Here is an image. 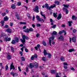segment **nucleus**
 <instances>
[{
	"instance_id": "f257e3e1",
	"label": "nucleus",
	"mask_w": 77,
	"mask_h": 77,
	"mask_svg": "<svg viewBox=\"0 0 77 77\" xmlns=\"http://www.w3.org/2000/svg\"><path fill=\"white\" fill-rule=\"evenodd\" d=\"M55 35H57V32L54 31H53L52 32L51 37L49 38V45L50 46L51 45V40L53 41V40L54 39Z\"/></svg>"
},
{
	"instance_id": "f03ea898",
	"label": "nucleus",
	"mask_w": 77,
	"mask_h": 77,
	"mask_svg": "<svg viewBox=\"0 0 77 77\" xmlns=\"http://www.w3.org/2000/svg\"><path fill=\"white\" fill-rule=\"evenodd\" d=\"M22 38L23 39V40L22 39H20L22 43H24V42H26L25 39H27V40H28L29 39V37L27 36H26L25 35H22Z\"/></svg>"
},
{
	"instance_id": "7ed1b4c3",
	"label": "nucleus",
	"mask_w": 77,
	"mask_h": 77,
	"mask_svg": "<svg viewBox=\"0 0 77 77\" xmlns=\"http://www.w3.org/2000/svg\"><path fill=\"white\" fill-rule=\"evenodd\" d=\"M33 11L37 13H39V7L38 6H36L35 8L33 9Z\"/></svg>"
},
{
	"instance_id": "20e7f679",
	"label": "nucleus",
	"mask_w": 77,
	"mask_h": 77,
	"mask_svg": "<svg viewBox=\"0 0 77 77\" xmlns=\"http://www.w3.org/2000/svg\"><path fill=\"white\" fill-rule=\"evenodd\" d=\"M36 18L37 20L38 21H43V23H44V19H41V18L39 17V16H37L36 17Z\"/></svg>"
},
{
	"instance_id": "39448f33",
	"label": "nucleus",
	"mask_w": 77,
	"mask_h": 77,
	"mask_svg": "<svg viewBox=\"0 0 77 77\" xmlns=\"http://www.w3.org/2000/svg\"><path fill=\"white\" fill-rule=\"evenodd\" d=\"M63 10L64 12H66V14H68V9L65 8H63Z\"/></svg>"
},
{
	"instance_id": "423d86ee",
	"label": "nucleus",
	"mask_w": 77,
	"mask_h": 77,
	"mask_svg": "<svg viewBox=\"0 0 77 77\" xmlns=\"http://www.w3.org/2000/svg\"><path fill=\"white\" fill-rule=\"evenodd\" d=\"M15 69V67L13 65V63H11V64L10 65V70L11 69Z\"/></svg>"
},
{
	"instance_id": "0eeeda50",
	"label": "nucleus",
	"mask_w": 77,
	"mask_h": 77,
	"mask_svg": "<svg viewBox=\"0 0 77 77\" xmlns=\"http://www.w3.org/2000/svg\"><path fill=\"white\" fill-rule=\"evenodd\" d=\"M56 7V5L55 4L54 5H51L50 7H49V10L51 11V9H53L54 8H55Z\"/></svg>"
},
{
	"instance_id": "6e6552de",
	"label": "nucleus",
	"mask_w": 77,
	"mask_h": 77,
	"mask_svg": "<svg viewBox=\"0 0 77 77\" xmlns=\"http://www.w3.org/2000/svg\"><path fill=\"white\" fill-rule=\"evenodd\" d=\"M45 6L46 9H48L49 10V9L50 8V6L48 5V4L47 3L45 4Z\"/></svg>"
},
{
	"instance_id": "1a4fd4ad",
	"label": "nucleus",
	"mask_w": 77,
	"mask_h": 77,
	"mask_svg": "<svg viewBox=\"0 0 77 77\" xmlns=\"http://www.w3.org/2000/svg\"><path fill=\"white\" fill-rule=\"evenodd\" d=\"M61 18H62V15H61V14H59L58 16L57 17V19L59 20Z\"/></svg>"
},
{
	"instance_id": "9d476101",
	"label": "nucleus",
	"mask_w": 77,
	"mask_h": 77,
	"mask_svg": "<svg viewBox=\"0 0 77 77\" xmlns=\"http://www.w3.org/2000/svg\"><path fill=\"white\" fill-rule=\"evenodd\" d=\"M6 32H7L9 33H11L12 32V30L10 29H8L6 30Z\"/></svg>"
},
{
	"instance_id": "9b49d317",
	"label": "nucleus",
	"mask_w": 77,
	"mask_h": 77,
	"mask_svg": "<svg viewBox=\"0 0 77 77\" xmlns=\"http://www.w3.org/2000/svg\"><path fill=\"white\" fill-rule=\"evenodd\" d=\"M39 47H40V45L38 44L36 47H35V49L36 50H38V49L39 48Z\"/></svg>"
},
{
	"instance_id": "f8f14e48",
	"label": "nucleus",
	"mask_w": 77,
	"mask_h": 77,
	"mask_svg": "<svg viewBox=\"0 0 77 77\" xmlns=\"http://www.w3.org/2000/svg\"><path fill=\"white\" fill-rule=\"evenodd\" d=\"M34 65L35 68H38V63H34Z\"/></svg>"
},
{
	"instance_id": "ddd939ff",
	"label": "nucleus",
	"mask_w": 77,
	"mask_h": 77,
	"mask_svg": "<svg viewBox=\"0 0 77 77\" xmlns=\"http://www.w3.org/2000/svg\"><path fill=\"white\" fill-rule=\"evenodd\" d=\"M72 41H73V42H76V38H75V37H72Z\"/></svg>"
},
{
	"instance_id": "4468645a",
	"label": "nucleus",
	"mask_w": 77,
	"mask_h": 77,
	"mask_svg": "<svg viewBox=\"0 0 77 77\" xmlns=\"http://www.w3.org/2000/svg\"><path fill=\"white\" fill-rule=\"evenodd\" d=\"M59 39H60L61 41H63L64 38H63V37L62 36H61L60 37L58 38Z\"/></svg>"
},
{
	"instance_id": "2eb2a0df",
	"label": "nucleus",
	"mask_w": 77,
	"mask_h": 77,
	"mask_svg": "<svg viewBox=\"0 0 77 77\" xmlns=\"http://www.w3.org/2000/svg\"><path fill=\"white\" fill-rule=\"evenodd\" d=\"M51 73L52 74H55V73L56 72V71L55 70H52L51 71Z\"/></svg>"
},
{
	"instance_id": "dca6fc26",
	"label": "nucleus",
	"mask_w": 77,
	"mask_h": 77,
	"mask_svg": "<svg viewBox=\"0 0 77 77\" xmlns=\"http://www.w3.org/2000/svg\"><path fill=\"white\" fill-rule=\"evenodd\" d=\"M40 14H41V15H42V17H44V19H45H45L46 18V17H45V15H43V14H42V12L41 11L40 12Z\"/></svg>"
},
{
	"instance_id": "f3484780",
	"label": "nucleus",
	"mask_w": 77,
	"mask_h": 77,
	"mask_svg": "<svg viewBox=\"0 0 77 77\" xmlns=\"http://www.w3.org/2000/svg\"><path fill=\"white\" fill-rule=\"evenodd\" d=\"M69 51L70 52H72V51H75V50L74 49H71L69 50Z\"/></svg>"
},
{
	"instance_id": "a211bd4d",
	"label": "nucleus",
	"mask_w": 77,
	"mask_h": 77,
	"mask_svg": "<svg viewBox=\"0 0 77 77\" xmlns=\"http://www.w3.org/2000/svg\"><path fill=\"white\" fill-rule=\"evenodd\" d=\"M24 32L26 33H29V30L28 29H26L24 30Z\"/></svg>"
},
{
	"instance_id": "6ab92c4d",
	"label": "nucleus",
	"mask_w": 77,
	"mask_h": 77,
	"mask_svg": "<svg viewBox=\"0 0 77 77\" xmlns=\"http://www.w3.org/2000/svg\"><path fill=\"white\" fill-rule=\"evenodd\" d=\"M43 53L45 56H46V55L48 54V53L47 52V51L45 50H44Z\"/></svg>"
},
{
	"instance_id": "aec40b11",
	"label": "nucleus",
	"mask_w": 77,
	"mask_h": 77,
	"mask_svg": "<svg viewBox=\"0 0 77 77\" xmlns=\"http://www.w3.org/2000/svg\"><path fill=\"white\" fill-rule=\"evenodd\" d=\"M47 54L48 55V58H51V57L52 56V55L50 53H48Z\"/></svg>"
},
{
	"instance_id": "412c9836",
	"label": "nucleus",
	"mask_w": 77,
	"mask_h": 77,
	"mask_svg": "<svg viewBox=\"0 0 77 77\" xmlns=\"http://www.w3.org/2000/svg\"><path fill=\"white\" fill-rule=\"evenodd\" d=\"M15 40L16 42H19V39H18V38L17 37H15Z\"/></svg>"
},
{
	"instance_id": "4be33fe9",
	"label": "nucleus",
	"mask_w": 77,
	"mask_h": 77,
	"mask_svg": "<svg viewBox=\"0 0 77 77\" xmlns=\"http://www.w3.org/2000/svg\"><path fill=\"white\" fill-rule=\"evenodd\" d=\"M16 17H17V20H20V16H19V15L17 13L16 14Z\"/></svg>"
},
{
	"instance_id": "5701e85b",
	"label": "nucleus",
	"mask_w": 77,
	"mask_h": 77,
	"mask_svg": "<svg viewBox=\"0 0 77 77\" xmlns=\"http://www.w3.org/2000/svg\"><path fill=\"white\" fill-rule=\"evenodd\" d=\"M63 6L65 7V8H68L69 5L64 4L63 5Z\"/></svg>"
},
{
	"instance_id": "b1692460",
	"label": "nucleus",
	"mask_w": 77,
	"mask_h": 77,
	"mask_svg": "<svg viewBox=\"0 0 77 77\" xmlns=\"http://www.w3.org/2000/svg\"><path fill=\"white\" fill-rule=\"evenodd\" d=\"M7 57L8 59V60H10V59H11V56L9 55H8L7 56Z\"/></svg>"
},
{
	"instance_id": "393cba45",
	"label": "nucleus",
	"mask_w": 77,
	"mask_h": 77,
	"mask_svg": "<svg viewBox=\"0 0 77 77\" xmlns=\"http://www.w3.org/2000/svg\"><path fill=\"white\" fill-rule=\"evenodd\" d=\"M11 8L13 9H15V5H12L11 6Z\"/></svg>"
},
{
	"instance_id": "a878e982",
	"label": "nucleus",
	"mask_w": 77,
	"mask_h": 77,
	"mask_svg": "<svg viewBox=\"0 0 77 77\" xmlns=\"http://www.w3.org/2000/svg\"><path fill=\"white\" fill-rule=\"evenodd\" d=\"M29 66L31 68H33L34 66L33 64V63H30L29 64Z\"/></svg>"
},
{
	"instance_id": "bb28decb",
	"label": "nucleus",
	"mask_w": 77,
	"mask_h": 77,
	"mask_svg": "<svg viewBox=\"0 0 77 77\" xmlns=\"http://www.w3.org/2000/svg\"><path fill=\"white\" fill-rule=\"evenodd\" d=\"M60 59L63 62H64V61H65V57H62Z\"/></svg>"
},
{
	"instance_id": "cd10ccee",
	"label": "nucleus",
	"mask_w": 77,
	"mask_h": 77,
	"mask_svg": "<svg viewBox=\"0 0 77 77\" xmlns=\"http://www.w3.org/2000/svg\"><path fill=\"white\" fill-rule=\"evenodd\" d=\"M57 13H53L54 17H55V18L57 17Z\"/></svg>"
},
{
	"instance_id": "c85d7f7f",
	"label": "nucleus",
	"mask_w": 77,
	"mask_h": 77,
	"mask_svg": "<svg viewBox=\"0 0 77 77\" xmlns=\"http://www.w3.org/2000/svg\"><path fill=\"white\" fill-rule=\"evenodd\" d=\"M68 23H69V26L70 27H71L72 26L71 23H72V22L71 21H69L68 22Z\"/></svg>"
},
{
	"instance_id": "c756f323",
	"label": "nucleus",
	"mask_w": 77,
	"mask_h": 77,
	"mask_svg": "<svg viewBox=\"0 0 77 77\" xmlns=\"http://www.w3.org/2000/svg\"><path fill=\"white\" fill-rule=\"evenodd\" d=\"M8 19H9V18H8V17L7 16L5 17L4 18V20L5 21H8Z\"/></svg>"
},
{
	"instance_id": "7c9ffc66",
	"label": "nucleus",
	"mask_w": 77,
	"mask_h": 77,
	"mask_svg": "<svg viewBox=\"0 0 77 77\" xmlns=\"http://www.w3.org/2000/svg\"><path fill=\"white\" fill-rule=\"evenodd\" d=\"M42 60L44 62H45V61H46V60H46V57H43L42 58Z\"/></svg>"
},
{
	"instance_id": "2f4dec72",
	"label": "nucleus",
	"mask_w": 77,
	"mask_h": 77,
	"mask_svg": "<svg viewBox=\"0 0 77 77\" xmlns=\"http://www.w3.org/2000/svg\"><path fill=\"white\" fill-rule=\"evenodd\" d=\"M42 43L43 45H44V46H46V43L44 41H43L42 42Z\"/></svg>"
},
{
	"instance_id": "473e14b6",
	"label": "nucleus",
	"mask_w": 77,
	"mask_h": 77,
	"mask_svg": "<svg viewBox=\"0 0 77 77\" xmlns=\"http://www.w3.org/2000/svg\"><path fill=\"white\" fill-rule=\"evenodd\" d=\"M65 31V30H63L62 31H60L59 32V34H62L63 33V32Z\"/></svg>"
},
{
	"instance_id": "72a5a7b5",
	"label": "nucleus",
	"mask_w": 77,
	"mask_h": 77,
	"mask_svg": "<svg viewBox=\"0 0 77 77\" xmlns=\"http://www.w3.org/2000/svg\"><path fill=\"white\" fill-rule=\"evenodd\" d=\"M11 43L12 44H15L16 43V42H15V40H13L11 42Z\"/></svg>"
},
{
	"instance_id": "f704fd0d",
	"label": "nucleus",
	"mask_w": 77,
	"mask_h": 77,
	"mask_svg": "<svg viewBox=\"0 0 77 77\" xmlns=\"http://www.w3.org/2000/svg\"><path fill=\"white\" fill-rule=\"evenodd\" d=\"M29 31L30 32H33V29L32 28H30L29 29Z\"/></svg>"
},
{
	"instance_id": "c9c22d12",
	"label": "nucleus",
	"mask_w": 77,
	"mask_h": 77,
	"mask_svg": "<svg viewBox=\"0 0 77 77\" xmlns=\"http://www.w3.org/2000/svg\"><path fill=\"white\" fill-rule=\"evenodd\" d=\"M8 37H6L5 38H4V41H6V42H7V41H8Z\"/></svg>"
},
{
	"instance_id": "e433bc0d",
	"label": "nucleus",
	"mask_w": 77,
	"mask_h": 77,
	"mask_svg": "<svg viewBox=\"0 0 77 77\" xmlns=\"http://www.w3.org/2000/svg\"><path fill=\"white\" fill-rule=\"evenodd\" d=\"M56 27V25H54L53 26H51V28L52 29H55Z\"/></svg>"
},
{
	"instance_id": "4c0bfd02",
	"label": "nucleus",
	"mask_w": 77,
	"mask_h": 77,
	"mask_svg": "<svg viewBox=\"0 0 77 77\" xmlns=\"http://www.w3.org/2000/svg\"><path fill=\"white\" fill-rule=\"evenodd\" d=\"M20 24H26V23L25 22H20Z\"/></svg>"
},
{
	"instance_id": "58836bf2",
	"label": "nucleus",
	"mask_w": 77,
	"mask_h": 77,
	"mask_svg": "<svg viewBox=\"0 0 77 77\" xmlns=\"http://www.w3.org/2000/svg\"><path fill=\"white\" fill-rule=\"evenodd\" d=\"M72 20H75V19H76V17H75V16H73L72 17Z\"/></svg>"
},
{
	"instance_id": "ea45409f",
	"label": "nucleus",
	"mask_w": 77,
	"mask_h": 77,
	"mask_svg": "<svg viewBox=\"0 0 77 77\" xmlns=\"http://www.w3.org/2000/svg\"><path fill=\"white\" fill-rule=\"evenodd\" d=\"M21 60L22 61H25V58L24 57H22L21 58Z\"/></svg>"
},
{
	"instance_id": "a19ab883",
	"label": "nucleus",
	"mask_w": 77,
	"mask_h": 77,
	"mask_svg": "<svg viewBox=\"0 0 77 77\" xmlns=\"http://www.w3.org/2000/svg\"><path fill=\"white\" fill-rule=\"evenodd\" d=\"M21 3L20 2H19L17 3V5H18V6H21Z\"/></svg>"
},
{
	"instance_id": "79ce46f5",
	"label": "nucleus",
	"mask_w": 77,
	"mask_h": 77,
	"mask_svg": "<svg viewBox=\"0 0 77 77\" xmlns=\"http://www.w3.org/2000/svg\"><path fill=\"white\" fill-rule=\"evenodd\" d=\"M11 51H12V52H14V49L13 48V47H11Z\"/></svg>"
},
{
	"instance_id": "37998d69",
	"label": "nucleus",
	"mask_w": 77,
	"mask_h": 77,
	"mask_svg": "<svg viewBox=\"0 0 77 77\" xmlns=\"http://www.w3.org/2000/svg\"><path fill=\"white\" fill-rule=\"evenodd\" d=\"M33 56L35 58H37L38 57V56L36 54H34V55H33Z\"/></svg>"
},
{
	"instance_id": "c03bdc74",
	"label": "nucleus",
	"mask_w": 77,
	"mask_h": 77,
	"mask_svg": "<svg viewBox=\"0 0 77 77\" xmlns=\"http://www.w3.org/2000/svg\"><path fill=\"white\" fill-rule=\"evenodd\" d=\"M1 23L2 26H4V21L2 20L1 22Z\"/></svg>"
},
{
	"instance_id": "a18cd8bd",
	"label": "nucleus",
	"mask_w": 77,
	"mask_h": 77,
	"mask_svg": "<svg viewBox=\"0 0 77 77\" xmlns=\"http://www.w3.org/2000/svg\"><path fill=\"white\" fill-rule=\"evenodd\" d=\"M11 75H13V77H14V72H11L10 73Z\"/></svg>"
},
{
	"instance_id": "49530a36",
	"label": "nucleus",
	"mask_w": 77,
	"mask_h": 77,
	"mask_svg": "<svg viewBox=\"0 0 77 77\" xmlns=\"http://www.w3.org/2000/svg\"><path fill=\"white\" fill-rule=\"evenodd\" d=\"M8 69V66L7 65L5 67V71H7Z\"/></svg>"
},
{
	"instance_id": "de8ad7c7",
	"label": "nucleus",
	"mask_w": 77,
	"mask_h": 77,
	"mask_svg": "<svg viewBox=\"0 0 77 77\" xmlns=\"http://www.w3.org/2000/svg\"><path fill=\"white\" fill-rule=\"evenodd\" d=\"M76 31H77V30L75 29H73L72 30V32L73 33H75V32H76Z\"/></svg>"
},
{
	"instance_id": "09e8293b",
	"label": "nucleus",
	"mask_w": 77,
	"mask_h": 77,
	"mask_svg": "<svg viewBox=\"0 0 77 77\" xmlns=\"http://www.w3.org/2000/svg\"><path fill=\"white\" fill-rule=\"evenodd\" d=\"M55 4H57V5H59V2H58V1H56L55 2Z\"/></svg>"
},
{
	"instance_id": "8fccbe9b",
	"label": "nucleus",
	"mask_w": 77,
	"mask_h": 77,
	"mask_svg": "<svg viewBox=\"0 0 77 77\" xmlns=\"http://www.w3.org/2000/svg\"><path fill=\"white\" fill-rule=\"evenodd\" d=\"M18 74H17V73H14V77H15V76H18Z\"/></svg>"
},
{
	"instance_id": "3c124183",
	"label": "nucleus",
	"mask_w": 77,
	"mask_h": 77,
	"mask_svg": "<svg viewBox=\"0 0 77 77\" xmlns=\"http://www.w3.org/2000/svg\"><path fill=\"white\" fill-rule=\"evenodd\" d=\"M36 26H37V27H38L41 26V25L40 24H37L36 25Z\"/></svg>"
},
{
	"instance_id": "603ef678",
	"label": "nucleus",
	"mask_w": 77,
	"mask_h": 77,
	"mask_svg": "<svg viewBox=\"0 0 77 77\" xmlns=\"http://www.w3.org/2000/svg\"><path fill=\"white\" fill-rule=\"evenodd\" d=\"M34 57L33 56V55H32L31 58V60H33L34 59Z\"/></svg>"
},
{
	"instance_id": "864d4df0",
	"label": "nucleus",
	"mask_w": 77,
	"mask_h": 77,
	"mask_svg": "<svg viewBox=\"0 0 77 77\" xmlns=\"http://www.w3.org/2000/svg\"><path fill=\"white\" fill-rule=\"evenodd\" d=\"M65 26H66V25H65V24H62L61 25V27H65Z\"/></svg>"
},
{
	"instance_id": "5fc2aeb1",
	"label": "nucleus",
	"mask_w": 77,
	"mask_h": 77,
	"mask_svg": "<svg viewBox=\"0 0 77 77\" xmlns=\"http://www.w3.org/2000/svg\"><path fill=\"white\" fill-rule=\"evenodd\" d=\"M19 54H20L21 56H23V52H22L21 51L20 52Z\"/></svg>"
},
{
	"instance_id": "6e6d98bb",
	"label": "nucleus",
	"mask_w": 77,
	"mask_h": 77,
	"mask_svg": "<svg viewBox=\"0 0 77 77\" xmlns=\"http://www.w3.org/2000/svg\"><path fill=\"white\" fill-rule=\"evenodd\" d=\"M9 27V26L7 25H6L4 27L5 28H8Z\"/></svg>"
},
{
	"instance_id": "4d7b16f0",
	"label": "nucleus",
	"mask_w": 77,
	"mask_h": 77,
	"mask_svg": "<svg viewBox=\"0 0 77 77\" xmlns=\"http://www.w3.org/2000/svg\"><path fill=\"white\" fill-rule=\"evenodd\" d=\"M71 70H72V71H75V69H74V68H73V67H72L71 68Z\"/></svg>"
},
{
	"instance_id": "13d9d810",
	"label": "nucleus",
	"mask_w": 77,
	"mask_h": 77,
	"mask_svg": "<svg viewBox=\"0 0 77 77\" xmlns=\"http://www.w3.org/2000/svg\"><path fill=\"white\" fill-rule=\"evenodd\" d=\"M25 51L26 53H28L29 52V51H28V49H27L26 48L25 49Z\"/></svg>"
},
{
	"instance_id": "bf43d9fd",
	"label": "nucleus",
	"mask_w": 77,
	"mask_h": 77,
	"mask_svg": "<svg viewBox=\"0 0 77 77\" xmlns=\"http://www.w3.org/2000/svg\"><path fill=\"white\" fill-rule=\"evenodd\" d=\"M52 41V44L53 45H54V44H55V43H54V42H53V41H54V39L53 40H51V41Z\"/></svg>"
},
{
	"instance_id": "052dcab7",
	"label": "nucleus",
	"mask_w": 77,
	"mask_h": 77,
	"mask_svg": "<svg viewBox=\"0 0 77 77\" xmlns=\"http://www.w3.org/2000/svg\"><path fill=\"white\" fill-rule=\"evenodd\" d=\"M64 68L65 69H66L67 68H68V67H67V66H64Z\"/></svg>"
},
{
	"instance_id": "680f3d73",
	"label": "nucleus",
	"mask_w": 77,
	"mask_h": 77,
	"mask_svg": "<svg viewBox=\"0 0 77 77\" xmlns=\"http://www.w3.org/2000/svg\"><path fill=\"white\" fill-rule=\"evenodd\" d=\"M39 34L38 33L36 35V38H38L39 37Z\"/></svg>"
},
{
	"instance_id": "e2e57ef3",
	"label": "nucleus",
	"mask_w": 77,
	"mask_h": 77,
	"mask_svg": "<svg viewBox=\"0 0 77 77\" xmlns=\"http://www.w3.org/2000/svg\"><path fill=\"white\" fill-rule=\"evenodd\" d=\"M32 26L33 28H35V24H32Z\"/></svg>"
},
{
	"instance_id": "0e129e2a",
	"label": "nucleus",
	"mask_w": 77,
	"mask_h": 77,
	"mask_svg": "<svg viewBox=\"0 0 77 77\" xmlns=\"http://www.w3.org/2000/svg\"><path fill=\"white\" fill-rule=\"evenodd\" d=\"M28 70H29V69L28 68V67H27L26 68V72H28Z\"/></svg>"
},
{
	"instance_id": "69168bd1",
	"label": "nucleus",
	"mask_w": 77,
	"mask_h": 77,
	"mask_svg": "<svg viewBox=\"0 0 77 77\" xmlns=\"http://www.w3.org/2000/svg\"><path fill=\"white\" fill-rule=\"evenodd\" d=\"M11 38H8L7 41H11Z\"/></svg>"
},
{
	"instance_id": "338daca9",
	"label": "nucleus",
	"mask_w": 77,
	"mask_h": 77,
	"mask_svg": "<svg viewBox=\"0 0 77 77\" xmlns=\"http://www.w3.org/2000/svg\"><path fill=\"white\" fill-rule=\"evenodd\" d=\"M2 16H5L6 15V14L5 13H3L2 14Z\"/></svg>"
},
{
	"instance_id": "774afa93",
	"label": "nucleus",
	"mask_w": 77,
	"mask_h": 77,
	"mask_svg": "<svg viewBox=\"0 0 77 77\" xmlns=\"http://www.w3.org/2000/svg\"><path fill=\"white\" fill-rule=\"evenodd\" d=\"M63 65H64V66L68 65V64H67V63H64Z\"/></svg>"
}]
</instances>
